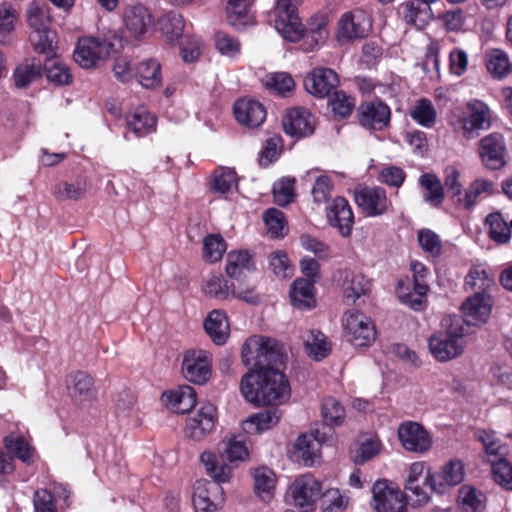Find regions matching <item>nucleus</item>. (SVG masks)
<instances>
[{
	"mask_svg": "<svg viewBox=\"0 0 512 512\" xmlns=\"http://www.w3.org/2000/svg\"><path fill=\"white\" fill-rule=\"evenodd\" d=\"M156 123V117L143 106L135 108L126 115L127 127L138 137L155 131Z\"/></svg>",
	"mask_w": 512,
	"mask_h": 512,
	"instance_id": "obj_31",
	"label": "nucleus"
},
{
	"mask_svg": "<svg viewBox=\"0 0 512 512\" xmlns=\"http://www.w3.org/2000/svg\"><path fill=\"white\" fill-rule=\"evenodd\" d=\"M196 391L189 385L179 386L175 390L162 394V401L176 413L189 412L196 404Z\"/></svg>",
	"mask_w": 512,
	"mask_h": 512,
	"instance_id": "obj_28",
	"label": "nucleus"
},
{
	"mask_svg": "<svg viewBox=\"0 0 512 512\" xmlns=\"http://www.w3.org/2000/svg\"><path fill=\"white\" fill-rule=\"evenodd\" d=\"M403 17L407 24L423 29L430 18L431 9L429 6L406 2L402 5Z\"/></svg>",
	"mask_w": 512,
	"mask_h": 512,
	"instance_id": "obj_48",
	"label": "nucleus"
},
{
	"mask_svg": "<svg viewBox=\"0 0 512 512\" xmlns=\"http://www.w3.org/2000/svg\"><path fill=\"white\" fill-rule=\"evenodd\" d=\"M234 115L240 124L248 128H257L266 119V110L259 101L244 98L235 103Z\"/></svg>",
	"mask_w": 512,
	"mask_h": 512,
	"instance_id": "obj_26",
	"label": "nucleus"
},
{
	"mask_svg": "<svg viewBox=\"0 0 512 512\" xmlns=\"http://www.w3.org/2000/svg\"><path fill=\"white\" fill-rule=\"evenodd\" d=\"M294 184L295 179L289 177L282 178L274 183L273 197L279 206H286L292 202L294 198Z\"/></svg>",
	"mask_w": 512,
	"mask_h": 512,
	"instance_id": "obj_62",
	"label": "nucleus"
},
{
	"mask_svg": "<svg viewBox=\"0 0 512 512\" xmlns=\"http://www.w3.org/2000/svg\"><path fill=\"white\" fill-rule=\"evenodd\" d=\"M263 220L271 237L280 238L284 236L285 221L282 211L270 208L265 211Z\"/></svg>",
	"mask_w": 512,
	"mask_h": 512,
	"instance_id": "obj_63",
	"label": "nucleus"
},
{
	"mask_svg": "<svg viewBox=\"0 0 512 512\" xmlns=\"http://www.w3.org/2000/svg\"><path fill=\"white\" fill-rule=\"evenodd\" d=\"M315 124V117L301 107L289 110L282 120L285 133L296 138L313 134Z\"/></svg>",
	"mask_w": 512,
	"mask_h": 512,
	"instance_id": "obj_19",
	"label": "nucleus"
},
{
	"mask_svg": "<svg viewBox=\"0 0 512 512\" xmlns=\"http://www.w3.org/2000/svg\"><path fill=\"white\" fill-rule=\"evenodd\" d=\"M327 442L325 433L318 429L298 437L295 444L296 452L299 454L305 465L311 466L320 454L322 444Z\"/></svg>",
	"mask_w": 512,
	"mask_h": 512,
	"instance_id": "obj_27",
	"label": "nucleus"
},
{
	"mask_svg": "<svg viewBox=\"0 0 512 512\" xmlns=\"http://www.w3.org/2000/svg\"><path fill=\"white\" fill-rule=\"evenodd\" d=\"M217 409L211 403H204L186 419L184 434L193 441H201L215 428Z\"/></svg>",
	"mask_w": 512,
	"mask_h": 512,
	"instance_id": "obj_11",
	"label": "nucleus"
},
{
	"mask_svg": "<svg viewBox=\"0 0 512 512\" xmlns=\"http://www.w3.org/2000/svg\"><path fill=\"white\" fill-rule=\"evenodd\" d=\"M135 77L142 87L156 88L162 82L161 64L153 58L145 59L135 68Z\"/></svg>",
	"mask_w": 512,
	"mask_h": 512,
	"instance_id": "obj_33",
	"label": "nucleus"
},
{
	"mask_svg": "<svg viewBox=\"0 0 512 512\" xmlns=\"http://www.w3.org/2000/svg\"><path fill=\"white\" fill-rule=\"evenodd\" d=\"M344 334L355 347H368L376 339V328L372 319L357 310H349L343 316Z\"/></svg>",
	"mask_w": 512,
	"mask_h": 512,
	"instance_id": "obj_6",
	"label": "nucleus"
},
{
	"mask_svg": "<svg viewBox=\"0 0 512 512\" xmlns=\"http://www.w3.org/2000/svg\"><path fill=\"white\" fill-rule=\"evenodd\" d=\"M486 67L494 78L502 79L512 71V64L507 54L500 49H493L486 55Z\"/></svg>",
	"mask_w": 512,
	"mask_h": 512,
	"instance_id": "obj_43",
	"label": "nucleus"
},
{
	"mask_svg": "<svg viewBox=\"0 0 512 512\" xmlns=\"http://www.w3.org/2000/svg\"><path fill=\"white\" fill-rule=\"evenodd\" d=\"M464 476V464L460 460H451L440 471L428 472L423 481L431 491L442 494L450 487L459 485L464 480Z\"/></svg>",
	"mask_w": 512,
	"mask_h": 512,
	"instance_id": "obj_13",
	"label": "nucleus"
},
{
	"mask_svg": "<svg viewBox=\"0 0 512 512\" xmlns=\"http://www.w3.org/2000/svg\"><path fill=\"white\" fill-rule=\"evenodd\" d=\"M181 372L190 383L206 384L212 375V354L203 349H189L183 355Z\"/></svg>",
	"mask_w": 512,
	"mask_h": 512,
	"instance_id": "obj_8",
	"label": "nucleus"
},
{
	"mask_svg": "<svg viewBox=\"0 0 512 512\" xmlns=\"http://www.w3.org/2000/svg\"><path fill=\"white\" fill-rule=\"evenodd\" d=\"M111 46V43L104 39L82 37L75 47L74 60L84 69L95 68L101 61L108 58Z\"/></svg>",
	"mask_w": 512,
	"mask_h": 512,
	"instance_id": "obj_9",
	"label": "nucleus"
},
{
	"mask_svg": "<svg viewBox=\"0 0 512 512\" xmlns=\"http://www.w3.org/2000/svg\"><path fill=\"white\" fill-rule=\"evenodd\" d=\"M219 452L231 465L234 462L246 460L249 455L245 442L236 437L224 440Z\"/></svg>",
	"mask_w": 512,
	"mask_h": 512,
	"instance_id": "obj_55",
	"label": "nucleus"
},
{
	"mask_svg": "<svg viewBox=\"0 0 512 512\" xmlns=\"http://www.w3.org/2000/svg\"><path fill=\"white\" fill-rule=\"evenodd\" d=\"M464 335L460 320L452 321L448 330L436 332L429 337V351L439 362L453 360L463 353Z\"/></svg>",
	"mask_w": 512,
	"mask_h": 512,
	"instance_id": "obj_3",
	"label": "nucleus"
},
{
	"mask_svg": "<svg viewBox=\"0 0 512 512\" xmlns=\"http://www.w3.org/2000/svg\"><path fill=\"white\" fill-rule=\"evenodd\" d=\"M463 320L469 325L485 323L491 314L492 301L486 293L475 294L462 304Z\"/></svg>",
	"mask_w": 512,
	"mask_h": 512,
	"instance_id": "obj_21",
	"label": "nucleus"
},
{
	"mask_svg": "<svg viewBox=\"0 0 512 512\" xmlns=\"http://www.w3.org/2000/svg\"><path fill=\"white\" fill-rule=\"evenodd\" d=\"M226 251V243L222 236L207 235L203 239V256L207 262L215 263L222 259Z\"/></svg>",
	"mask_w": 512,
	"mask_h": 512,
	"instance_id": "obj_59",
	"label": "nucleus"
},
{
	"mask_svg": "<svg viewBox=\"0 0 512 512\" xmlns=\"http://www.w3.org/2000/svg\"><path fill=\"white\" fill-rule=\"evenodd\" d=\"M322 485L312 474L307 473L295 478L289 486L287 501L302 512H313L320 498Z\"/></svg>",
	"mask_w": 512,
	"mask_h": 512,
	"instance_id": "obj_5",
	"label": "nucleus"
},
{
	"mask_svg": "<svg viewBox=\"0 0 512 512\" xmlns=\"http://www.w3.org/2000/svg\"><path fill=\"white\" fill-rule=\"evenodd\" d=\"M240 389L244 398L255 405H281L291 394L285 375L275 368L249 371L242 377Z\"/></svg>",
	"mask_w": 512,
	"mask_h": 512,
	"instance_id": "obj_1",
	"label": "nucleus"
},
{
	"mask_svg": "<svg viewBox=\"0 0 512 512\" xmlns=\"http://www.w3.org/2000/svg\"><path fill=\"white\" fill-rule=\"evenodd\" d=\"M493 477L501 487L512 490V465L504 458L493 463Z\"/></svg>",
	"mask_w": 512,
	"mask_h": 512,
	"instance_id": "obj_64",
	"label": "nucleus"
},
{
	"mask_svg": "<svg viewBox=\"0 0 512 512\" xmlns=\"http://www.w3.org/2000/svg\"><path fill=\"white\" fill-rule=\"evenodd\" d=\"M370 20L363 10L345 13L339 22V38L353 40L363 38L370 29Z\"/></svg>",
	"mask_w": 512,
	"mask_h": 512,
	"instance_id": "obj_22",
	"label": "nucleus"
},
{
	"mask_svg": "<svg viewBox=\"0 0 512 512\" xmlns=\"http://www.w3.org/2000/svg\"><path fill=\"white\" fill-rule=\"evenodd\" d=\"M419 184L426 190L424 201L434 207L441 206L445 198L441 180L435 174L425 173L420 176Z\"/></svg>",
	"mask_w": 512,
	"mask_h": 512,
	"instance_id": "obj_39",
	"label": "nucleus"
},
{
	"mask_svg": "<svg viewBox=\"0 0 512 512\" xmlns=\"http://www.w3.org/2000/svg\"><path fill=\"white\" fill-rule=\"evenodd\" d=\"M203 291L206 295L220 300H225L229 297L242 298V295L236 293L233 289V285L229 286L223 277L216 275H212L205 281Z\"/></svg>",
	"mask_w": 512,
	"mask_h": 512,
	"instance_id": "obj_47",
	"label": "nucleus"
},
{
	"mask_svg": "<svg viewBox=\"0 0 512 512\" xmlns=\"http://www.w3.org/2000/svg\"><path fill=\"white\" fill-rule=\"evenodd\" d=\"M327 24L325 15L315 14L310 18L307 29L302 34L307 50H313L324 43L328 36Z\"/></svg>",
	"mask_w": 512,
	"mask_h": 512,
	"instance_id": "obj_34",
	"label": "nucleus"
},
{
	"mask_svg": "<svg viewBox=\"0 0 512 512\" xmlns=\"http://www.w3.org/2000/svg\"><path fill=\"white\" fill-rule=\"evenodd\" d=\"M493 285V279L482 265L472 266L465 277V287L475 292L486 293Z\"/></svg>",
	"mask_w": 512,
	"mask_h": 512,
	"instance_id": "obj_50",
	"label": "nucleus"
},
{
	"mask_svg": "<svg viewBox=\"0 0 512 512\" xmlns=\"http://www.w3.org/2000/svg\"><path fill=\"white\" fill-rule=\"evenodd\" d=\"M237 187V175L230 168H218L211 180V189L215 193L227 194Z\"/></svg>",
	"mask_w": 512,
	"mask_h": 512,
	"instance_id": "obj_51",
	"label": "nucleus"
},
{
	"mask_svg": "<svg viewBox=\"0 0 512 512\" xmlns=\"http://www.w3.org/2000/svg\"><path fill=\"white\" fill-rule=\"evenodd\" d=\"M359 124L366 130L381 131L391 119L389 106L379 100L362 102L357 108Z\"/></svg>",
	"mask_w": 512,
	"mask_h": 512,
	"instance_id": "obj_15",
	"label": "nucleus"
},
{
	"mask_svg": "<svg viewBox=\"0 0 512 512\" xmlns=\"http://www.w3.org/2000/svg\"><path fill=\"white\" fill-rule=\"evenodd\" d=\"M410 117L424 128H432L437 120V111L434 104L427 98L415 101L409 111Z\"/></svg>",
	"mask_w": 512,
	"mask_h": 512,
	"instance_id": "obj_38",
	"label": "nucleus"
},
{
	"mask_svg": "<svg viewBox=\"0 0 512 512\" xmlns=\"http://www.w3.org/2000/svg\"><path fill=\"white\" fill-rule=\"evenodd\" d=\"M223 455L218 452L204 451L200 455V462L206 474L213 479L212 483L222 485L228 483L233 474V465L225 462Z\"/></svg>",
	"mask_w": 512,
	"mask_h": 512,
	"instance_id": "obj_23",
	"label": "nucleus"
},
{
	"mask_svg": "<svg viewBox=\"0 0 512 512\" xmlns=\"http://www.w3.org/2000/svg\"><path fill=\"white\" fill-rule=\"evenodd\" d=\"M427 292V284H417L414 285L413 291L411 292H405L403 287H400L398 289V296L402 303L415 311H419L425 306Z\"/></svg>",
	"mask_w": 512,
	"mask_h": 512,
	"instance_id": "obj_58",
	"label": "nucleus"
},
{
	"mask_svg": "<svg viewBox=\"0 0 512 512\" xmlns=\"http://www.w3.org/2000/svg\"><path fill=\"white\" fill-rule=\"evenodd\" d=\"M45 74L49 82L59 86L67 85L72 80L69 68L59 61L46 63Z\"/></svg>",
	"mask_w": 512,
	"mask_h": 512,
	"instance_id": "obj_61",
	"label": "nucleus"
},
{
	"mask_svg": "<svg viewBox=\"0 0 512 512\" xmlns=\"http://www.w3.org/2000/svg\"><path fill=\"white\" fill-rule=\"evenodd\" d=\"M30 43L35 52L51 57L55 54L56 34L50 29L30 32Z\"/></svg>",
	"mask_w": 512,
	"mask_h": 512,
	"instance_id": "obj_45",
	"label": "nucleus"
},
{
	"mask_svg": "<svg viewBox=\"0 0 512 512\" xmlns=\"http://www.w3.org/2000/svg\"><path fill=\"white\" fill-rule=\"evenodd\" d=\"M398 438L406 451L420 454L429 451L433 443L427 430L414 421H405L399 425Z\"/></svg>",
	"mask_w": 512,
	"mask_h": 512,
	"instance_id": "obj_14",
	"label": "nucleus"
},
{
	"mask_svg": "<svg viewBox=\"0 0 512 512\" xmlns=\"http://www.w3.org/2000/svg\"><path fill=\"white\" fill-rule=\"evenodd\" d=\"M281 416L278 409H267L255 413L243 422V430L249 434L262 433L276 426Z\"/></svg>",
	"mask_w": 512,
	"mask_h": 512,
	"instance_id": "obj_32",
	"label": "nucleus"
},
{
	"mask_svg": "<svg viewBox=\"0 0 512 512\" xmlns=\"http://www.w3.org/2000/svg\"><path fill=\"white\" fill-rule=\"evenodd\" d=\"M417 240L421 249L433 258L442 254L443 246L439 235L431 229L423 228L417 233Z\"/></svg>",
	"mask_w": 512,
	"mask_h": 512,
	"instance_id": "obj_57",
	"label": "nucleus"
},
{
	"mask_svg": "<svg viewBox=\"0 0 512 512\" xmlns=\"http://www.w3.org/2000/svg\"><path fill=\"white\" fill-rule=\"evenodd\" d=\"M326 217L329 224L337 228L343 237L351 234L354 214L349 202L344 197L337 196L328 204Z\"/></svg>",
	"mask_w": 512,
	"mask_h": 512,
	"instance_id": "obj_18",
	"label": "nucleus"
},
{
	"mask_svg": "<svg viewBox=\"0 0 512 512\" xmlns=\"http://www.w3.org/2000/svg\"><path fill=\"white\" fill-rule=\"evenodd\" d=\"M196 512H218L225 501L222 486L200 479L194 484L192 495Z\"/></svg>",
	"mask_w": 512,
	"mask_h": 512,
	"instance_id": "obj_12",
	"label": "nucleus"
},
{
	"mask_svg": "<svg viewBox=\"0 0 512 512\" xmlns=\"http://www.w3.org/2000/svg\"><path fill=\"white\" fill-rule=\"evenodd\" d=\"M224 3L229 24L237 27L245 23L251 4L250 0H224Z\"/></svg>",
	"mask_w": 512,
	"mask_h": 512,
	"instance_id": "obj_60",
	"label": "nucleus"
},
{
	"mask_svg": "<svg viewBox=\"0 0 512 512\" xmlns=\"http://www.w3.org/2000/svg\"><path fill=\"white\" fill-rule=\"evenodd\" d=\"M42 76V65L37 59H26L14 70L13 79L17 88H26Z\"/></svg>",
	"mask_w": 512,
	"mask_h": 512,
	"instance_id": "obj_36",
	"label": "nucleus"
},
{
	"mask_svg": "<svg viewBox=\"0 0 512 512\" xmlns=\"http://www.w3.org/2000/svg\"><path fill=\"white\" fill-rule=\"evenodd\" d=\"M302 0H278L270 14V21L282 37L290 42L302 38L303 24L297 13V7Z\"/></svg>",
	"mask_w": 512,
	"mask_h": 512,
	"instance_id": "obj_4",
	"label": "nucleus"
},
{
	"mask_svg": "<svg viewBox=\"0 0 512 512\" xmlns=\"http://www.w3.org/2000/svg\"><path fill=\"white\" fill-rule=\"evenodd\" d=\"M158 28L165 40L173 43L182 35L184 29L183 17L175 12H169L159 18Z\"/></svg>",
	"mask_w": 512,
	"mask_h": 512,
	"instance_id": "obj_41",
	"label": "nucleus"
},
{
	"mask_svg": "<svg viewBox=\"0 0 512 512\" xmlns=\"http://www.w3.org/2000/svg\"><path fill=\"white\" fill-rule=\"evenodd\" d=\"M354 201L368 217L383 215L392 206L385 189L379 186H358L354 190Z\"/></svg>",
	"mask_w": 512,
	"mask_h": 512,
	"instance_id": "obj_10",
	"label": "nucleus"
},
{
	"mask_svg": "<svg viewBox=\"0 0 512 512\" xmlns=\"http://www.w3.org/2000/svg\"><path fill=\"white\" fill-rule=\"evenodd\" d=\"M27 22L31 31L49 29L51 22L49 7L33 1L26 10Z\"/></svg>",
	"mask_w": 512,
	"mask_h": 512,
	"instance_id": "obj_49",
	"label": "nucleus"
},
{
	"mask_svg": "<svg viewBox=\"0 0 512 512\" xmlns=\"http://www.w3.org/2000/svg\"><path fill=\"white\" fill-rule=\"evenodd\" d=\"M290 298L296 308L313 307L315 303L314 283L302 278L296 279L290 291Z\"/></svg>",
	"mask_w": 512,
	"mask_h": 512,
	"instance_id": "obj_37",
	"label": "nucleus"
},
{
	"mask_svg": "<svg viewBox=\"0 0 512 512\" xmlns=\"http://www.w3.org/2000/svg\"><path fill=\"white\" fill-rule=\"evenodd\" d=\"M468 116L461 119V127L466 138L475 137L479 130L488 129L491 125V111L481 100H471L467 103Z\"/></svg>",
	"mask_w": 512,
	"mask_h": 512,
	"instance_id": "obj_16",
	"label": "nucleus"
},
{
	"mask_svg": "<svg viewBox=\"0 0 512 512\" xmlns=\"http://www.w3.org/2000/svg\"><path fill=\"white\" fill-rule=\"evenodd\" d=\"M479 154L483 164L491 170H497L506 164V145L501 134L492 133L480 141Z\"/></svg>",
	"mask_w": 512,
	"mask_h": 512,
	"instance_id": "obj_17",
	"label": "nucleus"
},
{
	"mask_svg": "<svg viewBox=\"0 0 512 512\" xmlns=\"http://www.w3.org/2000/svg\"><path fill=\"white\" fill-rule=\"evenodd\" d=\"M4 445L9 455L13 454L24 463L31 461L34 450L22 436L8 435L4 438Z\"/></svg>",
	"mask_w": 512,
	"mask_h": 512,
	"instance_id": "obj_54",
	"label": "nucleus"
},
{
	"mask_svg": "<svg viewBox=\"0 0 512 512\" xmlns=\"http://www.w3.org/2000/svg\"><path fill=\"white\" fill-rule=\"evenodd\" d=\"M204 328L215 344L222 345L226 342L229 335V324L224 312L220 310L210 312L204 321Z\"/></svg>",
	"mask_w": 512,
	"mask_h": 512,
	"instance_id": "obj_35",
	"label": "nucleus"
},
{
	"mask_svg": "<svg viewBox=\"0 0 512 512\" xmlns=\"http://www.w3.org/2000/svg\"><path fill=\"white\" fill-rule=\"evenodd\" d=\"M67 389L77 405H84L95 398L94 380L83 371H76L69 375Z\"/></svg>",
	"mask_w": 512,
	"mask_h": 512,
	"instance_id": "obj_25",
	"label": "nucleus"
},
{
	"mask_svg": "<svg viewBox=\"0 0 512 512\" xmlns=\"http://www.w3.org/2000/svg\"><path fill=\"white\" fill-rule=\"evenodd\" d=\"M344 298L354 304L359 298L367 295L371 289L370 280L363 274L353 271H345L342 282Z\"/></svg>",
	"mask_w": 512,
	"mask_h": 512,
	"instance_id": "obj_29",
	"label": "nucleus"
},
{
	"mask_svg": "<svg viewBox=\"0 0 512 512\" xmlns=\"http://www.w3.org/2000/svg\"><path fill=\"white\" fill-rule=\"evenodd\" d=\"M242 361L251 366L250 371L273 368L283 361V353L279 343L271 338L253 335L242 346Z\"/></svg>",
	"mask_w": 512,
	"mask_h": 512,
	"instance_id": "obj_2",
	"label": "nucleus"
},
{
	"mask_svg": "<svg viewBox=\"0 0 512 512\" xmlns=\"http://www.w3.org/2000/svg\"><path fill=\"white\" fill-rule=\"evenodd\" d=\"M493 193V182L486 179H476L465 189L461 199L456 200V205L465 210H471L480 199Z\"/></svg>",
	"mask_w": 512,
	"mask_h": 512,
	"instance_id": "obj_30",
	"label": "nucleus"
},
{
	"mask_svg": "<svg viewBox=\"0 0 512 512\" xmlns=\"http://www.w3.org/2000/svg\"><path fill=\"white\" fill-rule=\"evenodd\" d=\"M17 19L18 13L12 5L0 4V45L11 42Z\"/></svg>",
	"mask_w": 512,
	"mask_h": 512,
	"instance_id": "obj_46",
	"label": "nucleus"
},
{
	"mask_svg": "<svg viewBox=\"0 0 512 512\" xmlns=\"http://www.w3.org/2000/svg\"><path fill=\"white\" fill-rule=\"evenodd\" d=\"M254 489L263 501H269L276 485L274 472L267 467L256 468L253 472Z\"/></svg>",
	"mask_w": 512,
	"mask_h": 512,
	"instance_id": "obj_40",
	"label": "nucleus"
},
{
	"mask_svg": "<svg viewBox=\"0 0 512 512\" xmlns=\"http://www.w3.org/2000/svg\"><path fill=\"white\" fill-rule=\"evenodd\" d=\"M321 415L326 426L337 427L343 424L346 412L337 399L326 397L322 401Z\"/></svg>",
	"mask_w": 512,
	"mask_h": 512,
	"instance_id": "obj_44",
	"label": "nucleus"
},
{
	"mask_svg": "<svg viewBox=\"0 0 512 512\" xmlns=\"http://www.w3.org/2000/svg\"><path fill=\"white\" fill-rule=\"evenodd\" d=\"M338 76L330 68H316L304 80L305 89L317 97L327 96L338 85Z\"/></svg>",
	"mask_w": 512,
	"mask_h": 512,
	"instance_id": "obj_24",
	"label": "nucleus"
},
{
	"mask_svg": "<svg viewBox=\"0 0 512 512\" xmlns=\"http://www.w3.org/2000/svg\"><path fill=\"white\" fill-rule=\"evenodd\" d=\"M127 31L135 38L145 35L153 24V17L147 7L140 3L128 5L123 12Z\"/></svg>",
	"mask_w": 512,
	"mask_h": 512,
	"instance_id": "obj_20",
	"label": "nucleus"
},
{
	"mask_svg": "<svg viewBox=\"0 0 512 512\" xmlns=\"http://www.w3.org/2000/svg\"><path fill=\"white\" fill-rule=\"evenodd\" d=\"M306 350L316 361H320L330 352L325 335L318 330H311L304 340Z\"/></svg>",
	"mask_w": 512,
	"mask_h": 512,
	"instance_id": "obj_53",
	"label": "nucleus"
},
{
	"mask_svg": "<svg viewBox=\"0 0 512 512\" xmlns=\"http://www.w3.org/2000/svg\"><path fill=\"white\" fill-rule=\"evenodd\" d=\"M319 501L323 512H340L347 507L349 498L341 494L338 489L331 488L321 491Z\"/></svg>",
	"mask_w": 512,
	"mask_h": 512,
	"instance_id": "obj_56",
	"label": "nucleus"
},
{
	"mask_svg": "<svg viewBox=\"0 0 512 512\" xmlns=\"http://www.w3.org/2000/svg\"><path fill=\"white\" fill-rule=\"evenodd\" d=\"M254 268L251 255L247 251H231L227 255L226 273L232 278H240Z\"/></svg>",
	"mask_w": 512,
	"mask_h": 512,
	"instance_id": "obj_42",
	"label": "nucleus"
},
{
	"mask_svg": "<svg viewBox=\"0 0 512 512\" xmlns=\"http://www.w3.org/2000/svg\"><path fill=\"white\" fill-rule=\"evenodd\" d=\"M488 233L490 238L500 244H505L510 240V228L508 222L501 213H491L486 218Z\"/></svg>",
	"mask_w": 512,
	"mask_h": 512,
	"instance_id": "obj_52",
	"label": "nucleus"
},
{
	"mask_svg": "<svg viewBox=\"0 0 512 512\" xmlns=\"http://www.w3.org/2000/svg\"><path fill=\"white\" fill-rule=\"evenodd\" d=\"M370 505L374 512H406L407 499L394 483L378 480L372 486Z\"/></svg>",
	"mask_w": 512,
	"mask_h": 512,
	"instance_id": "obj_7",
	"label": "nucleus"
}]
</instances>
